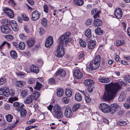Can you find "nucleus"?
Masks as SVG:
<instances>
[{"mask_svg":"<svg viewBox=\"0 0 130 130\" xmlns=\"http://www.w3.org/2000/svg\"><path fill=\"white\" fill-rule=\"evenodd\" d=\"M71 34L70 32H67L60 36L58 40V46L56 51L55 53V56L57 57H61L63 56L64 54V51L63 46H67L68 45V42H70L72 41V38L69 37Z\"/></svg>","mask_w":130,"mask_h":130,"instance_id":"1","label":"nucleus"},{"mask_svg":"<svg viewBox=\"0 0 130 130\" xmlns=\"http://www.w3.org/2000/svg\"><path fill=\"white\" fill-rule=\"evenodd\" d=\"M121 88L120 86L117 83L111 82L105 86L106 92L103 98L106 100H109L114 98Z\"/></svg>","mask_w":130,"mask_h":130,"instance_id":"2","label":"nucleus"},{"mask_svg":"<svg viewBox=\"0 0 130 130\" xmlns=\"http://www.w3.org/2000/svg\"><path fill=\"white\" fill-rule=\"evenodd\" d=\"M53 112V113L54 114L55 117L57 118L61 119L63 117L62 108L57 104L54 105Z\"/></svg>","mask_w":130,"mask_h":130,"instance_id":"3","label":"nucleus"},{"mask_svg":"<svg viewBox=\"0 0 130 130\" xmlns=\"http://www.w3.org/2000/svg\"><path fill=\"white\" fill-rule=\"evenodd\" d=\"M40 95V94L39 92H35V93H32L31 95H29L24 102L26 104H30L34 99L36 100L38 99Z\"/></svg>","mask_w":130,"mask_h":130,"instance_id":"4","label":"nucleus"},{"mask_svg":"<svg viewBox=\"0 0 130 130\" xmlns=\"http://www.w3.org/2000/svg\"><path fill=\"white\" fill-rule=\"evenodd\" d=\"M100 65L99 63H97L94 61L92 60L90 61L89 65L87 66L86 70L87 71L90 72L93 70L98 69Z\"/></svg>","mask_w":130,"mask_h":130,"instance_id":"5","label":"nucleus"},{"mask_svg":"<svg viewBox=\"0 0 130 130\" xmlns=\"http://www.w3.org/2000/svg\"><path fill=\"white\" fill-rule=\"evenodd\" d=\"M99 108L104 113L110 112V106L105 103L100 104L99 106Z\"/></svg>","mask_w":130,"mask_h":130,"instance_id":"6","label":"nucleus"},{"mask_svg":"<svg viewBox=\"0 0 130 130\" xmlns=\"http://www.w3.org/2000/svg\"><path fill=\"white\" fill-rule=\"evenodd\" d=\"M7 88L6 87H3L0 88V95H3L6 97H8L9 95H13L14 92L12 93V91H9L7 90Z\"/></svg>","mask_w":130,"mask_h":130,"instance_id":"7","label":"nucleus"},{"mask_svg":"<svg viewBox=\"0 0 130 130\" xmlns=\"http://www.w3.org/2000/svg\"><path fill=\"white\" fill-rule=\"evenodd\" d=\"M40 13L36 10L34 11L32 13V20L36 21L40 18Z\"/></svg>","mask_w":130,"mask_h":130,"instance_id":"8","label":"nucleus"},{"mask_svg":"<svg viewBox=\"0 0 130 130\" xmlns=\"http://www.w3.org/2000/svg\"><path fill=\"white\" fill-rule=\"evenodd\" d=\"M110 108V112L111 114H113L117 110L118 106L116 103H113L111 105Z\"/></svg>","mask_w":130,"mask_h":130,"instance_id":"9","label":"nucleus"},{"mask_svg":"<svg viewBox=\"0 0 130 130\" xmlns=\"http://www.w3.org/2000/svg\"><path fill=\"white\" fill-rule=\"evenodd\" d=\"M4 12L10 18H12L14 14L13 11L10 9L8 8H6L3 10Z\"/></svg>","mask_w":130,"mask_h":130,"instance_id":"10","label":"nucleus"},{"mask_svg":"<svg viewBox=\"0 0 130 130\" xmlns=\"http://www.w3.org/2000/svg\"><path fill=\"white\" fill-rule=\"evenodd\" d=\"M13 105L15 107V109L18 111H20L21 108H23L24 106L23 104H21L18 102H14Z\"/></svg>","mask_w":130,"mask_h":130,"instance_id":"11","label":"nucleus"},{"mask_svg":"<svg viewBox=\"0 0 130 130\" xmlns=\"http://www.w3.org/2000/svg\"><path fill=\"white\" fill-rule=\"evenodd\" d=\"M66 75L65 71L63 69H60L58 70L55 74L54 77L59 76L63 77H64Z\"/></svg>","mask_w":130,"mask_h":130,"instance_id":"12","label":"nucleus"},{"mask_svg":"<svg viewBox=\"0 0 130 130\" xmlns=\"http://www.w3.org/2000/svg\"><path fill=\"white\" fill-rule=\"evenodd\" d=\"M53 43V37L52 36L48 37L46 39L45 45L46 47H50Z\"/></svg>","mask_w":130,"mask_h":130,"instance_id":"13","label":"nucleus"},{"mask_svg":"<svg viewBox=\"0 0 130 130\" xmlns=\"http://www.w3.org/2000/svg\"><path fill=\"white\" fill-rule=\"evenodd\" d=\"M114 14L116 17L118 19H121L122 17V12L121 8L115 10Z\"/></svg>","mask_w":130,"mask_h":130,"instance_id":"14","label":"nucleus"},{"mask_svg":"<svg viewBox=\"0 0 130 130\" xmlns=\"http://www.w3.org/2000/svg\"><path fill=\"white\" fill-rule=\"evenodd\" d=\"M64 115L67 118H70L73 115V112L70 108H66L65 109Z\"/></svg>","mask_w":130,"mask_h":130,"instance_id":"15","label":"nucleus"},{"mask_svg":"<svg viewBox=\"0 0 130 130\" xmlns=\"http://www.w3.org/2000/svg\"><path fill=\"white\" fill-rule=\"evenodd\" d=\"M74 75L75 78L80 79L82 77L83 75V74L81 71L77 69L74 71Z\"/></svg>","mask_w":130,"mask_h":130,"instance_id":"16","label":"nucleus"},{"mask_svg":"<svg viewBox=\"0 0 130 130\" xmlns=\"http://www.w3.org/2000/svg\"><path fill=\"white\" fill-rule=\"evenodd\" d=\"M98 80L101 83H107L110 82L111 79L108 77H101L99 78Z\"/></svg>","mask_w":130,"mask_h":130,"instance_id":"17","label":"nucleus"},{"mask_svg":"<svg viewBox=\"0 0 130 130\" xmlns=\"http://www.w3.org/2000/svg\"><path fill=\"white\" fill-rule=\"evenodd\" d=\"M10 26L14 31H17L19 29L18 26L15 20H12L11 21Z\"/></svg>","mask_w":130,"mask_h":130,"instance_id":"18","label":"nucleus"},{"mask_svg":"<svg viewBox=\"0 0 130 130\" xmlns=\"http://www.w3.org/2000/svg\"><path fill=\"white\" fill-rule=\"evenodd\" d=\"M30 71L34 73H38L39 71L38 67L36 65L34 64L31 65L30 67Z\"/></svg>","mask_w":130,"mask_h":130,"instance_id":"19","label":"nucleus"},{"mask_svg":"<svg viewBox=\"0 0 130 130\" xmlns=\"http://www.w3.org/2000/svg\"><path fill=\"white\" fill-rule=\"evenodd\" d=\"M96 42L95 41L91 40L88 42V48L89 49L92 50L94 49L95 46Z\"/></svg>","mask_w":130,"mask_h":130,"instance_id":"20","label":"nucleus"},{"mask_svg":"<svg viewBox=\"0 0 130 130\" xmlns=\"http://www.w3.org/2000/svg\"><path fill=\"white\" fill-rule=\"evenodd\" d=\"M100 11H98L97 8L93 9L91 11L92 14L94 15L93 16L94 18H96L99 17Z\"/></svg>","mask_w":130,"mask_h":130,"instance_id":"21","label":"nucleus"},{"mask_svg":"<svg viewBox=\"0 0 130 130\" xmlns=\"http://www.w3.org/2000/svg\"><path fill=\"white\" fill-rule=\"evenodd\" d=\"M7 46L8 48H9L10 47V44L6 41H4L0 45V49H4Z\"/></svg>","mask_w":130,"mask_h":130,"instance_id":"22","label":"nucleus"},{"mask_svg":"<svg viewBox=\"0 0 130 130\" xmlns=\"http://www.w3.org/2000/svg\"><path fill=\"white\" fill-rule=\"evenodd\" d=\"M1 29L2 32L5 34H9L11 31L10 28L7 26H6V27H1Z\"/></svg>","mask_w":130,"mask_h":130,"instance_id":"23","label":"nucleus"},{"mask_svg":"<svg viewBox=\"0 0 130 130\" xmlns=\"http://www.w3.org/2000/svg\"><path fill=\"white\" fill-rule=\"evenodd\" d=\"M11 21L8 20L7 19L3 20L2 21V23L3 26H7L8 25H10L11 23Z\"/></svg>","mask_w":130,"mask_h":130,"instance_id":"24","label":"nucleus"},{"mask_svg":"<svg viewBox=\"0 0 130 130\" xmlns=\"http://www.w3.org/2000/svg\"><path fill=\"white\" fill-rule=\"evenodd\" d=\"M102 24V22L101 20L98 19L94 20V26H100Z\"/></svg>","mask_w":130,"mask_h":130,"instance_id":"25","label":"nucleus"},{"mask_svg":"<svg viewBox=\"0 0 130 130\" xmlns=\"http://www.w3.org/2000/svg\"><path fill=\"white\" fill-rule=\"evenodd\" d=\"M15 84L17 86L19 87H22L25 85V83L22 81H18L16 82Z\"/></svg>","mask_w":130,"mask_h":130,"instance_id":"26","label":"nucleus"},{"mask_svg":"<svg viewBox=\"0 0 130 130\" xmlns=\"http://www.w3.org/2000/svg\"><path fill=\"white\" fill-rule=\"evenodd\" d=\"M20 114L21 116L23 118L25 117L27 114V111L26 110L23 108H21L20 110Z\"/></svg>","mask_w":130,"mask_h":130,"instance_id":"27","label":"nucleus"},{"mask_svg":"<svg viewBox=\"0 0 130 130\" xmlns=\"http://www.w3.org/2000/svg\"><path fill=\"white\" fill-rule=\"evenodd\" d=\"M35 40L33 38H30L27 42V44L29 47L32 46L34 44Z\"/></svg>","mask_w":130,"mask_h":130,"instance_id":"28","label":"nucleus"},{"mask_svg":"<svg viewBox=\"0 0 130 130\" xmlns=\"http://www.w3.org/2000/svg\"><path fill=\"white\" fill-rule=\"evenodd\" d=\"M82 96L78 92H76L75 96V100L78 101H80L82 99Z\"/></svg>","mask_w":130,"mask_h":130,"instance_id":"29","label":"nucleus"},{"mask_svg":"<svg viewBox=\"0 0 130 130\" xmlns=\"http://www.w3.org/2000/svg\"><path fill=\"white\" fill-rule=\"evenodd\" d=\"M64 93L63 89L60 88H58L57 90V94L59 97H60L63 95Z\"/></svg>","mask_w":130,"mask_h":130,"instance_id":"30","label":"nucleus"},{"mask_svg":"<svg viewBox=\"0 0 130 130\" xmlns=\"http://www.w3.org/2000/svg\"><path fill=\"white\" fill-rule=\"evenodd\" d=\"M101 60V56L100 55H98L96 56L94 59L92 60L100 65Z\"/></svg>","mask_w":130,"mask_h":130,"instance_id":"31","label":"nucleus"},{"mask_svg":"<svg viewBox=\"0 0 130 130\" xmlns=\"http://www.w3.org/2000/svg\"><path fill=\"white\" fill-rule=\"evenodd\" d=\"M65 94L68 97H71L72 95V92L71 89L67 88L65 91Z\"/></svg>","mask_w":130,"mask_h":130,"instance_id":"32","label":"nucleus"},{"mask_svg":"<svg viewBox=\"0 0 130 130\" xmlns=\"http://www.w3.org/2000/svg\"><path fill=\"white\" fill-rule=\"evenodd\" d=\"M73 1L75 5L79 6L83 5L84 3V1L83 0H73Z\"/></svg>","mask_w":130,"mask_h":130,"instance_id":"33","label":"nucleus"},{"mask_svg":"<svg viewBox=\"0 0 130 130\" xmlns=\"http://www.w3.org/2000/svg\"><path fill=\"white\" fill-rule=\"evenodd\" d=\"M41 24L44 27H46L47 25V20L45 18H43L41 20Z\"/></svg>","mask_w":130,"mask_h":130,"instance_id":"34","label":"nucleus"},{"mask_svg":"<svg viewBox=\"0 0 130 130\" xmlns=\"http://www.w3.org/2000/svg\"><path fill=\"white\" fill-rule=\"evenodd\" d=\"M95 32L96 34L98 35H101L103 32V31L99 27H97L95 29Z\"/></svg>","mask_w":130,"mask_h":130,"instance_id":"35","label":"nucleus"},{"mask_svg":"<svg viewBox=\"0 0 130 130\" xmlns=\"http://www.w3.org/2000/svg\"><path fill=\"white\" fill-rule=\"evenodd\" d=\"M11 57L13 59L16 58L17 57V55L16 52L14 51H11L10 52Z\"/></svg>","mask_w":130,"mask_h":130,"instance_id":"36","label":"nucleus"},{"mask_svg":"<svg viewBox=\"0 0 130 130\" xmlns=\"http://www.w3.org/2000/svg\"><path fill=\"white\" fill-rule=\"evenodd\" d=\"M85 35L87 37L90 38L91 36V32L89 29H87L85 32Z\"/></svg>","mask_w":130,"mask_h":130,"instance_id":"37","label":"nucleus"},{"mask_svg":"<svg viewBox=\"0 0 130 130\" xmlns=\"http://www.w3.org/2000/svg\"><path fill=\"white\" fill-rule=\"evenodd\" d=\"M126 97L125 94H124L123 93H122L120 94L119 96V100L120 102L122 101L125 99Z\"/></svg>","mask_w":130,"mask_h":130,"instance_id":"38","label":"nucleus"},{"mask_svg":"<svg viewBox=\"0 0 130 130\" xmlns=\"http://www.w3.org/2000/svg\"><path fill=\"white\" fill-rule=\"evenodd\" d=\"M80 104L78 103L74 105L72 108L73 111L75 112L79 108L80 106Z\"/></svg>","mask_w":130,"mask_h":130,"instance_id":"39","label":"nucleus"},{"mask_svg":"<svg viewBox=\"0 0 130 130\" xmlns=\"http://www.w3.org/2000/svg\"><path fill=\"white\" fill-rule=\"evenodd\" d=\"M25 44L24 42H20L19 44L18 47L21 50H23L25 49Z\"/></svg>","mask_w":130,"mask_h":130,"instance_id":"40","label":"nucleus"},{"mask_svg":"<svg viewBox=\"0 0 130 130\" xmlns=\"http://www.w3.org/2000/svg\"><path fill=\"white\" fill-rule=\"evenodd\" d=\"M20 94L23 97H25L28 94V92L26 90H22L20 92Z\"/></svg>","mask_w":130,"mask_h":130,"instance_id":"41","label":"nucleus"},{"mask_svg":"<svg viewBox=\"0 0 130 130\" xmlns=\"http://www.w3.org/2000/svg\"><path fill=\"white\" fill-rule=\"evenodd\" d=\"M6 118L7 121L9 122L11 121L12 119L13 118L12 116L10 114H8L6 116Z\"/></svg>","mask_w":130,"mask_h":130,"instance_id":"42","label":"nucleus"},{"mask_svg":"<svg viewBox=\"0 0 130 130\" xmlns=\"http://www.w3.org/2000/svg\"><path fill=\"white\" fill-rule=\"evenodd\" d=\"M41 86L42 85L39 82H37L36 85L35 87V88L39 90H40Z\"/></svg>","mask_w":130,"mask_h":130,"instance_id":"43","label":"nucleus"},{"mask_svg":"<svg viewBox=\"0 0 130 130\" xmlns=\"http://www.w3.org/2000/svg\"><path fill=\"white\" fill-rule=\"evenodd\" d=\"M80 45L82 47H85L86 46V43L83 40H80L79 42Z\"/></svg>","mask_w":130,"mask_h":130,"instance_id":"44","label":"nucleus"},{"mask_svg":"<svg viewBox=\"0 0 130 130\" xmlns=\"http://www.w3.org/2000/svg\"><path fill=\"white\" fill-rule=\"evenodd\" d=\"M92 20L91 19H90L87 21L85 22V25L87 26H89L91 25V22Z\"/></svg>","mask_w":130,"mask_h":130,"instance_id":"45","label":"nucleus"},{"mask_svg":"<svg viewBox=\"0 0 130 130\" xmlns=\"http://www.w3.org/2000/svg\"><path fill=\"white\" fill-rule=\"evenodd\" d=\"M89 81V83L88 84V88H89V87H90L91 88V87H92L94 85V82L92 80L89 79H88Z\"/></svg>","mask_w":130,"mask_h":130,"instance_id":"46","label":"nucleus"},{"mask_svg":"<svg viewBox=\"0 0 130 130\" xmlns=\"http://www.w3.org/2000/svg\"><path fill=\"white\" fill-rule=\"evenodd\" d=\"M5 38L9 40H11L13 38V36L10 35H8L5 36Z\"/></svg>","mask_w":130,"mask_h":130,"instance_id":"47","label":"nucleus"},{"mask_svg":"<svg viewBox=\"0 0 130 130\" xmlns=\"http://www.w3.org/2000/svg\"><path fill=\"white\" fill-rule=\"evenodd\" d=\"M19 37L21 39L23 40L26 39L27 38V36L22 33L19 35Z\"/></svg>","mask_w":130,"mask_h":130,"instance_id":"48","label":"nucleus"},{"mask_svg":"<svg viewBox=\"0 0 130 130\" xmlns=\"http://www.w3.org/2000/svg\"><path fill=\"white\" fill-rule=\"evenodd\" d=\"M69 99L67 97H65L63 98L62 99V101L63 102L66 104L68 103Z\"/></svg>","mask_w":130,"mask_h":130,"instance_id":"49","label":"nucleus"},{"mask_svg":"<svg viewBox=\"0 0 130 130\" xmlns=\"http://www.w3.org/2000/svg\"><path fill=\"white\" fill-rule=\"evenodd\" d=\"M48 83L50 84H54L55 83V80L53 78H51L49 79L48 80Z\"/></svg>","mask_w":130,"mask_h":130,"instance_id":"50","label":"nucleus"},{"mask_svg":"<svg viewBox=\"0 0 130 130\" xmlns=\"http://www.w3.org/2000/svg\"><path fill=\"white\" fill-rule=\"evenodd\" d=\"M128 103H125L123 104L125 108L127 109H128L130 108V104Z\"/></svg>","mask_w":130,"mask_h":130,"instance_id":"51","label":"nucleus"},{"mask_svg":"<svg viewBox=\"0 0 130 130\" xmlns=\"http://www.w3.org/2000/svg\"><path fill=\"white\" fill-rule=\"evenodd\" d=\"M6 82V79L4 78H0V85L4 84Z\"/></svg>","mask_w":130,"mask_h":130,"instance_id":"52","label":"nucleus"},{"mask_svg":"<svg viewBox=\"0 0 130 130\" xmlns=\"http://www.w3.org/2000/svg\"><path fill=\"white\" fill-rule=\"evenodd\" d=\"M124 79L127 82L130 83V75H128L124 77Z\"/></svg>","mask_w":130,"mask_h":130,"instance_id":"53","label":"nucleus"},{"mask_svg":"<svg viewBox=\"0 0 130 130\" xmlns=\"http://www.w3.org/2000/svg\"><path fill=\"white\" fill-rule=\"evenodd\" d=\"M43 7L44 11L46 13H47L48 11V9L47 5H44Z\"/></svg>","mask_w":130,"mask_h":130,"instance_id":"54","label":"nucleus"},{"mask_svg":"<svg viewBox=\"0 0 130 130\" xmlns=\"http://www.w3.org/2000/svg\"><path fill=\"white\" fill-rule=\"evenodd\" d=\"M17 99L15 97H13L11 98H10L9 99V101L10 102L12 103L13 101H16L17 100Z\"/></svg>","mask_w":130,"mask_h":130,"instance_id":"55","label":"nucleus"},{"mask_svg":"<svg viewBox=\"0 0 130 130\" xmlns=\"http://www.w3.org/2000/svg\"><path fill=\"white\" fill-rule=\"evenodd\" d=\"M22 18L25 21H27L29 20V18L27 16L25 15L22 14Z\"/></svg>","mask_w":130,"mask_h":130,"instance_id":"56","label":"nucleus"},{"mask_svg":"<svg viewBox=\"0 0 130 130\" xmlns=\"http://www.w3.org/2000/svg\"><path fill=\"white\" fill-rule=\"evenodd\" d=\"M85 99L86 102L89 103L91 101V98L89 96H85Z\"/></svg>","mask_w":130,"mask_h":130,"instance_id":"57","label":"nucleus"},{"mask_svg":"<svg viewBox=\"0 0 130 130\" xmlns=\"http://www.w3.org/2000/svg\"><path fill=\"white\" fill-rule=\"evenodd\" d=\"M17 76L23 78L24 76V75L21 73H17Z\"/></svg>","mask_w":130,"mask_h":130,"instance_id":"58","label":"nucleus"},{"mask_svg":"<svg viewBox=\"0 0 130 130\" xmlns=\"http://www.w3.org/2000/svg\"><path fill=\"white\" fill-rule=\"evenodd\" d=\"M35 82V80L34 78H30L28 80V83L30 84H32Z\"/></svg>","mask_w":130,"mask_h":130,"instance_id":"59","label":"nucleus"},{"mask_svg":"<svg viewBox=\"0 0 130 130\" xmlns=\"http://www.w3.org/2000/svg\"><path fill=\"white\" fill-rule=\"evenodd\" d=\"M53 106L52 105H50L49 106H47V108L53 114V112L52 111V110L53 109Z\"/></svg>","mask_w":130,"mask_h":130,"instance_id":"60","label":"nucleus"},{"mask_svg":"<svg viewBox=\"0 0 130 130\" xmlns=\"http://www.w3.org/2000/svg\"><path fill=\"white\" fill-rule=\"evenodd\" d=\"M39 31L41 35H43L45 32L44 29L42 28H39Z\"/></svg>","mask_w":130,"mask_h":130,"instance_id":"61","label":"nucleus"},{"mask_svg":"<svg viewBox=\"0 0 130 130\" xmlns=\"http://www.w3.org/2000/svg\"><path fill=\"white\" fill-rule=\"evenodd\" d=\"M119 124L120 125H125L127 124L126 122L124 121H119L118 122Z\"/></svg>","mask_w":130,"mask_h":130,"instance_id":"62","label":"nucleus"},{"mask_svg":"<svg viewBox=\"0 0 130 130\" xmlns=\"http://www.w3.org/2000/svg\"><path fill=\"white\" fill-rule=\"evenodd\" d=\"M84 56V54L83 52H81L79 54L78 58L79 59H80L83 57Z\"/></svg>","mask_w":130,"mask_h":130,"instance_id":"63","label":"nucleus"},{"mask_svg":"<svg viewBox=\"0 0 130 130\" xmlns=\"http://www.w3.org/2000/svg\"><path fill=\"white\" fill-rule=\"evenodd\" d=\"M36 121V120L35 119H32L30 120L27 122V123L28 124H32Z\"/></svg>","mask_w":130,"mask_h":130,"instance_id":"64","label":"nucleus"}]
</instances>
